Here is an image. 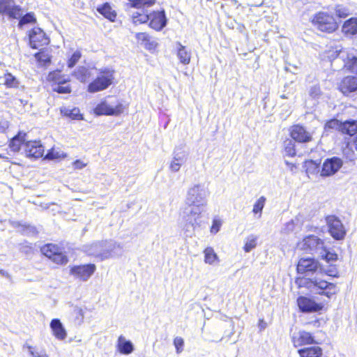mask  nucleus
Segmentation results:
<instances>
[{"instance_id": "20", "label": "nucleus", "mask_w": 357, "mask_h": 357, "mask_svg": "<svg viewBox=\"0 0 357 357\" xmlns=\"http://www.w3.org/2000/svg\"><path fill=\"white\" fill-rule=\"evenodd\" d=\"M292 342L294 347H298L305 344H312L314 342V337L311 333L305 331H300L293 334Z\"/></svg>"}, {"instance_id": "25", "label": "nucleus", "mask_w": 357, "mask_h": 357, "mask_svg": "<svg viewBox=\"0 0 357 357\" xmlns=\"http://www.w3.org/2000/svg\"><path fill=\"white\" fill-rule=\"evenodd\" d=\"M342 70L345 72L355 73L357 74V56L347 53L346 57L342 59Z\"/></svg>"}, {"instance_id": "3", "label": "nucleus", "mask_w": 357, "mask_h": 357, "mask_svg": "<svg viewBox=\"0 0 357 357\" xmlns=\"http://www.w3.org/2000/svg\"><path fill=\"white\" fill-rule=\"evenodd\" d=\"M310 22L318 31L326 34L336 32L340 24L333 14L322 10L314 13Z\"/></svg>"}, {"instance_id": "51", "label": "nucleus", "mask_w": 357, "mask_h": 357, "mask_svg": "<svg viewBox=\"0 0 357 357\" xmlns=\"http://www.w3.org/2000/svg\"><path fill=\"white\" fill-rule=\"evenodd\" d=\"M174 344L176 347V353L181 354L183 349L184 340L181 337H176L174 340Z\"/></svg>"}, {"instance_id": "23", "label": "nucleus", "mask_w": 357, "mask_h": 357, "mask_svg": "<svg viewBox=\"0 0 357 357\" xmlns=\"http://www.w3.org/2000/svg\"><path fill=\"white\" fill-rule=\"evenodd\" d=\"M340 134L353 137L357 134V120L348 119L342 121Z\"/></svg>"}, {"instance_id": "4", "label": "nucleus", "mask_w": 357, "mask_h": 357, "mask_svg": "<svg viewBox=\"0 0 357 357\" xmlns=\"http://www.w3.org/2000/svg\"><path fill=\"white\" fill-rule=\"evenodd\" d=\"M47 82L54 92L60 94H69L72 92L70 79L66 78L60 70L50 72L47 76Z\"/></svg>"}, {"instance_id": "16", "label": "nucleus", "mask_w": 357, "mask_h": 357, "mask_svg": "<svg viewBox=\"0 0 357 357\" xmlns=\"http://www.w3.org/2000/svg\"><path fill=\"white\" fill-rule=\"evenodd\" d=\"M27 133L20 130L8 141V148L13 153H18L22 146L26 147Z\"/></svg>"}, {"instance_id": "15", "label": "nucleus", "mask_w": 357, "mask_h": 357, "mask_svg": "<svg viewBox=\"0 0 357 357\" xmlns=\"http://www.w3.org/2000/svg\"><path fill=\"white\" fill-rule=\"evenodd\" d=\"M342 165V161L340 158H328L324 162L321 175L329 176L337 172Z\"/></svg>"}, {"instance_id": "36", "label": "nucleus", "mask_w": 357, "mask_h": 357, "mask_svg": "<svg viewBox=\"0 0 357 357\" xmlns=\"http://www.w3.org/2000/svg\"><path fill=\"white\" fill-rule=\"evenodd\" d=\"M342 123V121L335 118L331 119L326 121L324 129L326 131L336 130L340 133Z\"/></svg>"}, {"instance_id": "41", "label": "nucleus", "mask_w": 357, "mask_h": 357, "mask_svg": "<svg viewBox=\"0 0 357 357\" xmlns=\"http://www.w3.org/2000/svg\"><path fill=\"white\" fill-rule=\"evenodd\" d=\"M60 249L57 245L54 244H47L41 248V252L49 259H52L58 250Z\"/></svg>"}, {"instance_id": "39", "label": "nucleus", "mask_w": 357, "mask_h": 357, "mask_svg": "<svg viewBox=\"0 0 357 357\" xmlns=\"http://www.w3.org/2000/svg\"><path fill=\"white\" fill-rule=\"evenodd\" d=\"M4 82L3 84L8 89L17 88L19 85L17 79L13 75L10 73L6 72L3 75Z\"/></svg>"}, {"instance_id": "26", "label": "nucleus", "mask_w": 357, "mask_h": 357, "mask_svg": "<svg viewBox=\"0 0 357 357\" xmlns=\"http://www.w3.org/2000/svg\"><path fill=\"white\" fill-rule=\"evenodd\" d=\"M50 328L53 332L54 335L57 339L60 340L66 339L67 333L59 319H52L50 323Z\"/></svg>"}, {"instance_id": "60", "label": "nucleus", "mask_w": 357, "mask_h": 357, "mask_svg": "<svg viewBox=\"0 0 357 357\" xmlns=\"http://www.w3.org/2000/svg\"><path fill=\"white\" fill-rule=\"evenodd\" d=\"M325 273L328 275H333V271L329 270V271H324Z\"/></svg>"}, {"instance_id": "13", "label": "nucleus", "mask_w": 357, "mask_h": 357, "mask_svg": "<svg viewBox=\"0 0 357 357\" xmlns=\"http://www.w3.org/2000/svg\"><path fill=\"white\" fill-rule=\"evenodd\" d=\"M321 270L317 261L312 258H302L299 260L297 265V271L298 273L305 274L308 276L313 273Z\"/></svg>"}, {"instance_id": "52", "label": "nucleus", "mask_w": 357, "mask_h": 357, "mask_svg": "<svg viewBox=\"0 0 357 357\" xmlns=\"http://www.w3.org/2000/svg\"><path fill=\"white\" fill-rule=\"evenodd\" d=\"M309 95L312 98H318L321 95V90L319 86L316 85L310 88Z\"/></svg>"}, {"instance_id": "2", "label": "nucleus", "mask_w": 357, "mask_h": 357, "mask_svg": "<svg viewBox=\"0 0 357 357\" xmlns=\"http://www.w3.org/2000/svg\"><path fill=\"white\" fill-rule=\"evenodd\" d=\"M122 246L114 241H101L85 246L84 251L100 261L121 255Z\"/></svg>"}, {"instance_id": "49", "label": "nucleus", "mask_w": 357, "mask_h": 357, "mask_svg": "<svg viewBox=\"0 0 357 357\" xmlns=\"http://www.w3.org/2000/svg\"><path fill=\"white\" fill-rule=\"evenodd\" d=\"M183 158H174L171 162L169 168L172 172H177L179 170L181 165L183 163Z\"/></svg>"}, {"instance_id": "55", "label": "nucleus", "mask_w": 357, "mask_h": 357, "mask_svg": "<svg viewBox=\"0 0 357 357\" xmlns=\"http://www.w3.org/2000/svg\"><path fill=\"white\" fill-rule=\"evenodd\" d=\"M294 221H290V222H288L284 227L282 229V231L284 233H289L290 231H293L294 230Z\"/></svg>"}, {"instance_id": "27", "label": "nucleus", "mask_w": 357, "mask_h": 357, "mask_svg": "<svg viewBox=\"0 0 357 357\" xmlns=\"http://www.w3.org/2000/svg\"><path fill=\"white\" fill-rule=\"evenodd\" d=\"M298 353L301 357H320L322 349L319 346H312L298 349Z\"/></svg>"}, {"instance_id": "19", "label": "nucleus", "mask_w": 357, "mask_h": 357, "mask_svg": "<svg viewBox=\"0 0 357 357\" xmlns=\"http://www.w3.org/2000/svg\"><path fill=\"white\" fill-rule=\"evenodd\" d=\"M300 310L304 312H317L322 309V305L317 303L313 300L301 296L297 299Z\"/></svg>"}, {"instance_id": "48", "label": "nucleus", "mask_w": 357, "mask_h": 357, "mask_svg": "<svg viewBox=\"0 0 357 357\" xmlns=\"http://www.w3.org/2000/svg\"><path fill=\"white\" fill-rule=\"evenodd\" d=\"M13 3V0H0V14H6Z\"/></svg>"}, {"instance_id": "37", "label": "nucleus", "mask_w": 357, "mask_h": 357, "mask_svg": "<svg viewBox=\"0 0 357 357\" xmlns=\"http://www.w3.org/2000/svg\"><path fill=\"white\" fill-rule=\"evenodd\" d=\"M204 261L208 264H214L218 261V257L211 247L206 248L204 251Z\"/></svg>"}, {"instance_id": "44", "label": "nucleus", "mask_w": 357, "mask_h": 357, "mask_svg": "<svg viewBox=\"0 0 357 357\" xmlns=\"http://www.w3.org/2000/svg\"><path fill=\"white\" fill-rule=\"evenodd\" d=\"M22 8L20 6H11L6 15L11 19H17L22 15Z\"/></svg>"}, {"instance_id": "30", "label": "nucleus", "mask_w": 357, "mask_h": 357, "mask_svg": "<svg viewBox=\"0 0 357 357\" xmlns=\"http://www.w3.org/2000/svg\"><path fill=\"white\" fill-rule=\"evenodd\" d=\"M135 38L138 43L145 47V48L151 50L155 47V43L151 40L150 36L146 32H139L135 34Z\"/></svg>"}, {"instance_id": "38", "label": "nucleus", "mask_w": 357, "mask_h": 357, "mask_svg": "<svg viewBox=\"0 0 357 357\" xmlns=\"http://www.w3.org/2000/svg\"><path fill=\"white\" fill-rule=\"evenodd\" d=\"M37 61L42 65H47L51 62V56L43 50V47L34 54Z\"/></svg>"}, {"instance_id": "12", "label": "nucleus", "mask_w": 357, "mask_h": 357, "mask_svg": "<svg viewBox=\"0 0 357 357\" xmlns=\"http://www.w3.org/2000/svg\"><path fill=\"white\" fill-rule=\"evenodd\" d=\"M149 15V26L151 29L160 31L166 26L167 20L165 10L152 11Z\"/></svg>"}, {"instance_id": "1", "label": "nucleus", "mask_w": 357, "mask_h": 357, "mask_svg": "<svg viewBox=\"0 0 357 357\" xmlns=\"http://www.w3.org/2000/svg\"><path fill=\"white\" fill-rule=\"evenodd\" d=\"M210 191L204 183L195 184L186 195L185 204L188 206L182 214L181 225L186 232L191 231L201 223V219L206 211Z\"/></svg>"}, {"instance_id": "57", "label": "nucleus", "mask_w": 357, "mask_h": 357, "mask_svg": "<svg viewBox=\"0 0 357 357\" xmlns=\"http://www.w3.org/2000/svg\"><path fill=\"white\" fill-rule=\"evenodd\" d=\"M27 349L32 357H37V353H39L38 351H36L31 346H27Z\"/></svg>"}, {"instance_id": "62", "label": "nucleus", "mask_w": 357, "mask_h": 357, "mask_svg": "<svg viewBox=\"0 0 357 357\" xmlns=\"http://www.w3.org/2000/svg\"><path fill=\"white\" fill-rule=\"evenodd\" d=\"M6 125L5 128H8V122H6Z\"/></svg>"}, {"instance_id": "47", "label": "nucleus", "mask_w": 357, "mask_h": 357, "mask_svg": "<svg viewBox=\"0 0 357 357\" xmlns=\"http://www.w3.org/2000/svg\"><path fill=\"white\" fill-rule=\"evenodd\" d=\"M82 56V54L80 51H75L71 56L68 59L67 61V66L68 68H71L75 66V64L79 61Z\"/></svg>"}, {"instance_id": "21", "label": "nucleus", "mask_w": 357, "mask_h": 357, "mask_svg": "<svg viewBox=\"0 0 357 357\" xmlns=\"http://www.w3.org/2000/svg\"><path fill=\"white\" fill-rule=\"evenodd\" d=\"M97 11L111 22H114L117 18V13L108 2L97 7Z\"/></svg>"}, {"instance_id": "28", "label": "nucleus", "mask_w": 357, "mask_h": 357, "mask_svg": "<svg viewBox=\"0 0 357 357\" xmlns=\"http://www.w3.org/2000/svg\"><path fill=\"white\" fill-rule=\"evenodd\" d=\"M117 347L120 353L123 354H130L134 350L132 343L130 340H127L123 335L119 336Z\"/></svg>"}, {"instance_id": "53", "label": "nucleus", "mask_w": 357, "mask_h": 357, "mask_svg": "<svg viewBox=\"0 0 357 357\" xmlns=\"http://www.w3.org/2000/svg\"><path fill=\"white\" fill-rule=\"evenodd\" d=\"M222 225V221L220 219H214L211 228V232L216 234L220 231V229Z\"/></svg>"}, {"instance_id": "29", "label": "nucleus", "mask_w": 357, "mask_h": 357, "mask_svg": "<svg viewBox=\"0 0 357 357\" xmlns=\"http://www.w3.org/2000/svg\"><path fill=\"white\" fill-rule=\"evenodd\" d=\"M351 14L348 5L343 3L335 4L334 7V16L338 19H345Z\"/></svg>"}, {"instance_id": "63", "label": "nucleus", "mask_w": 357, "mask_h": 357, "mask_svg": "<svg viewBox=\"0 0 357 357\" xmlns=\"http://www.w3.org/2000/svg\"><path fill=\"white\" fill-rule=\"evenodd\" d=\"M50 158V159H53L54 158H53V157H51V158Z\"/></svg>"}, {"instance_id": "5", "label": "nucleus", "mask_w": 357, "mask_h": 357, "mask_svg": "<svg viewBox=\"0 0 357 357\" xmlns=\"http://www.w3.org/2000/svg\"><path fill=\"white\" fill-rule=\"evenodd\" d=\"M114 81V71L105 68L101 70L98 76L89 84L87 91L89 93H96L107 89L112 84Z\"/></svg>"}, {"instance_id": "59", "label": "nucleus", "mask_w": 357, "mask_h": 357, "mask_svg": "<svg viewBox=\"0 0 357 357\" xmlns=\"http://www.w3.org/2000/svg\"><path fill=\"white\" fill-rule=\"evenodd\" d=\"M287 165L289 166L291 171H293V168L295 167L294 164L289 163V162L286 161Z\"/></svg>"}, {"instance_id": "32", "label": "nucleus", "mask_w": 357, "mask_h": 357, "mask_svg": "<svg viewBox=\"0 0 357 357\" xmlns=\"http://www.w3.org/2000/svg\"><path fill=\"white\" fill-rule=\"evenodd\" d=\"M177 56L181 63L188 65L190 62L191 54L186 47L182 45L180 43H178Z\"/></svg>"}, {"instance_id": "7", "label": "nucleus", "mask_w": 357, "mask_h": 357, "mask_svg": "<svg viewBox=\"0 0 357 357\" xmlns=\"http://www.w3.org/2000/svg\"><path fill=\"white\" fill-rule=\"evenodd\" d=\"M29 45L32 49H40L48 45L50 38L40 27H33L28 32Z\"/></svg>"}, {"instance_id": "50", "label": "nucleus", "mask_w": 357, "mask_h": 357, "mask_svg": "<svg viewBox=\"0 0 357 357\" xmlns=\"http://www.w3.org/2000/svg\"><path fill=\"white\" fill-rule=\"evenodd\" d=\"M73 313L75 315V320L77 322V324H82L84 318V312L83 310L81 307H75L73 310Z\"/></svg>"}, {"instance_id": "17", "label": "nucleus", "mask_w": 357, "mask_h": 357, "mask_svg": "<svg viewBox=\"0 0 357 357\" xmlns=\"http://www.w3.org/2000/svg\"><path fill=\"white\" fill-rule=\"evenodd\" d=\"M27 156H54L51 153L45 154V148L40 140H29L26 143Z\"/></svg>"}, {"instance_id": "10", "label": "nucleus", "mask_w": 357, "mask_h": 357, "mask_svg": "<svg viewBox=\"0 0 357 357\" xmlns=\"http://www.w3.org/2000/svg\"><path fill=\"white\" fill-rule=\"evenodd\" d=\"M326 220L331 235L336 240L342 239L346 231L340 220L335 215H329Z\"/></svg>"}, {"instance_id": "34", "label": "nucleus", "mask_w": 357, "mask_h": 357, "mask_svg": "<svg viewBox=\"0 0 357 357\" xmlns=\"http://www.w3.org/2000/svg\"><path fill=\"white\" fill-rule=\"evenodd\" d=\"M73 75L81 82H86L90 76V72L86 67L80 66L73 73Z\"/></svg>"}, {"instance_id": "33", "label": "nucleus", "mask_w": 357, "mask_h": 357, "mask_svg": "<svg viewBox=\"0 0 357 357\" xmlns=\"http://www.w3.org/2000/svg\"><path fill=\"white\" fill-rule=\"evenodd\" d=\"M283 152L286 156H295L296 144L291 139H286L283 142Z\"/></svg>"}, {"instance_id": "31", "label": "nucleus", "mask_w": 357, "mask_h": 357, "mask_svg": "<svg viewBox=\"0 0 357 357\" xmlns=\"http://www.w3.org/2000/svg\"><path fill=\"white\" fill-rule=\"evenodd\" d=\"M156 3V0H129L128 6L132 8L142 9L150 8Z\"/></svg>"}, {"instance_id": "35", "label": "nucleus", "mask_w": 357, "mask_h": 357, "mask_svg": "<svg viewBox=\"0 0 357 357\" xmlns=\"http://www.w3.org/2000/svg\"><path fill=\"white\" fill-rule=\"evenodd\" d=\"M149 15L147 13L142 12H135L131 16V22L134 25L143 24L148 22Z\"/></svg>"}, {"instance_id": "6", "label": "nucleus", "mask_w": 357, "mask_h": 357, "mask_svg": "<svg viewBox=\"0 0 357 357\" xmlns=\"http://www.w3.org/2000/svg\"><path fill=\"white\" fill-rule=\"evenodd\" d=\"M298 249L311 254H321L324 252V241L314 235H309L305 237L297 244Z\"/></svg>"}, {"instance_id": "24", "label": "nucleus", "mask_w": 357, "mask_h": 357, "mask_svg": "<svg viewBox=\"0 0 357 357\" xmlns=\"http://www.w3.org/2000/svg\"><path fill=\"white\" fill-rule=\"evenodd\" d=\"M60 114L63 117L69 119L70 120H83L84 116L80 112L78 107H73L70 109L66 107H62L59 109Z\"/></svg>"}, {"instance_id": "58", "label": "nucleus", "mask_w": 357, "mask_h": 357, "mask_svg": "<svg viewBox=\"0 0 357 357\" xmlns=\"http://www.w3.org/2000/svg\"><path fill=\"white\" fill-rule=\"evenodd\" d=\"M37 357H48L45 351H41L40 353H37Z\"/></svg>"}, {"instance_id": "14", "label": "nucleus", "mask_w": 357, "mask_h": 357, "mask_svg": "<svg viewBox=\"0 0 357 357\" xmlns=\"http://www.w3.org/2000/svg\"><path fill=\"white\" fill-rule=\"evenodd\" d=\"M96 268V266L91 264L75 266L70 268V273L76 278L86 281L93 274Z\"/></svg>"}, {"instance_id": "56", "label": "nucleus", "mask_w": 357, "mask_h": 357, "mask_svg": "<svg viewBox=\"0 0 357 357\" xmlns=\"http://www.w3.org/2000/svg\"><path fill=\"white\" fill-rule=\"evenodd\" d=\"M87 162H84L82 160H77L73 163V166L75 169H82L86 165Z\"/></svg>"}, {"instance_id": "43", "label": "nucleus", "mask_w": 357, "mask_h": 357, "mask_svg": "<svg viewBox=\"0 0 357 357\" xmlns=\"http://www.w3.org/2000/svg\"><path fill=\"white\" fill-rule=\"evenodd\" d=\"M36 22V18L34 13L33 12H30L20 17L19 20V26H22L26 24H35Z\"/></svg>"}, {"instance_id": "46", "label": "nucleus", "mask_w": 357, "mask_h": 357, "mask_svg": "<svg viewBox=\"0 0 357 357\" xmlns=\"http://www.w3.org/2000/svg\"><path fill=\"white\" fill-rule=\"evenodd\" d=\"M52 261L57 264H65L68 262V258L66 255H65L61 248L58 250L57 253L54 255V256L52 259Z\"/></svg>"}, {"instance_id": "54", "label": "nucleus", "mask_w": 357, "mask_h": 357, "mask_svg": "<svg viewBox=\"0 0 357 357\" xmlns=\"http://www.w3.org/2000/svg\"><path fill=\"white\" fill-rule=\"evenodd\" d=\"M16 225H17L19 227H21L20 231L24 233L25 234H35L36 233V229L33 227L31 226H26V225H21L19 223H15Z\"/></svg>"}, {"instance_id": "8", "label": "nucleus", "mask_w": 357, "mask_h": 357, "mask_svg": "<svg viewBox=\"0 0 357 357\" xmlns=\"http://www.w3.org/2000/svg\"><path fill=\"white\" fill-rule=\"evenodd\" d=\"M125 106L120 102L112 107L106 100H101L93 109L97 116H119L123 113Z\"/></svg>"}, {"instance_id": "61", "label": "nucleus", "mask_w": 357, "mask_h": 357, "mask_svg": "<svg viewBox=\"0 0 357 357\" xmlns=\"http://www.w3.org/2000/svg\"><path fill=\"white\" fill-rule=\"evenodd\" d=\"M354 146H355L356 150L357 151V136L355 137V139H354Z\"/></svg>"}, {"instance_id": "40", "label": "nucleus", "mask_w": 357, "mask_h": 357, "mask_svg": "<svg viewBox=\"0 0 357 357\" xmlns=\"http://www.w3.org/2000/svg\"><path fill=\"white\" fill-rule=\"evenodd\" d=\"M257 239L258 237L254 234H250L245 238L243 247L245 252H250L252 250L256 248Z\"/></svg>"}, {"instance_id": "22", "label": "nucleus", "mask_w": 357, "mask_h": 357, "mask_svg": "<svg viewBox=\"0 0 357 357\" xmlns=\"http://www.w3.org/2000/svg\"><path fill=\"white\" fill-rule=\"evenodd\" d=\"M342 31L347 36H352L357 34V17H351L346 20L342 26Z\"/></svg>"}, {"instance_id": "42", "label": "nucleus", "mask_w": 357, "mask_h": 357, "mask_svg": "<svg viewBox=\"0 0 357 357\" xmlns=\"http://www.w3.org/2000/svg\"><path fill=\"white\" fill-rule=\"evenodd\" d=\"M266 199L265 197H260L254 204L252 212L255 215H258V218L261 217V213L265 206Z\"/></svg>"}, {"instance_id": "45", "label": "nucleus", "mask_w": 357, "mask_h": 357, "mask_svg": "<svg viewBox=\"0 0 357 357\" xmlns=\"http://www.w3.org/2000/svg\"><path fill=\"white\" fill-rule=\"evenodd\" d=\"M319 256L328 263L333 262L337 259V254L328 251L325 246L324 247V252L319 254Z\"/></svg>"}, {"instance_id": "9", "label": "nucleus", "mask_w": 357, "mask_h": 357, "mask_svg": "<svg viewBox=\"0 0 357 357\" xmlns=\"http://www.w3.org/2000/svg\"><path fill=\"white\" fill-rule=\"evenodd\" d=\"M337 89L346 97L357 93V76H344L337 83Z\"/></svg>"}, {"instance_id": "11", "label": "nucleus", "mask_w": 357, "mask_h": 357, "mask_svg": "<svg viewBox=\"0 0 357 357\" xmlns=\"http://www.w3.org/2000/svg\"><path fill=\"white\" fill-rule=\"evenodd\" d=\"M292 140L300 143H307L312 140L311 134L301 124H294L289 128Z\"/></svg>"}, {"instance_id": "18", "label": "nucleus", "mask_w": 357, "mask_h": 357, "mask_svg": "<svg viewBox=\"0 0 357 357\" xmlns=\"http://www.w3.org/2000/svg\"><path fill=\"white\" fill-rule=\"evenodd\" d=\"M312 282L314 284V290L319 294H324L330 298L335 294V286L333 283L317 279H315Z\"/></svg>"}]
</instances>
